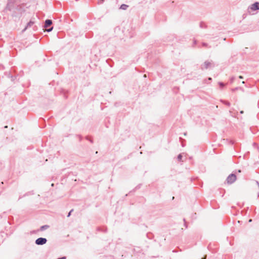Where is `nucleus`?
Returning a JSON list of instances; mask_svg holds the SVG:
<instances>
[{"label": "nucleus", "mask_w": 259, "mask_h": 259, "mask_svg": "<svg viewBox=\"0 0 259 259\" xmlns=\"http://www.w3.org/2000/svg\"><path fill=\"white\" fill-rule=\"evenodd\" d=\"M250 8L252 11L259 10V2H255L251 5Z\"/></svg>", "instance_id": "3"}, {"label": "nucleus", "mask_w": 259, "mask_h": 259, "mask_svg": "<svg viewBox=\"0 0 259 259\" xmlns=\"http://www.w3.org/2000/svg\"><path fill=\"white\" fill-rule=\"evenodd\" d=\"M4 68L5 67L3 65H2V64L0 65V69L3 70L4 69Z\"/></svg>", "instance_id": "19"}, {"label": "nucleus", "mask_w": 259, "mask_h": 259, "mask_svg": "<svg viewBox=\"0 0 259 259\" xmlns=\"http://www.w3.org/2000/svg\"><path fill=\"white\" fill-rule=\"evenodd\" d=\"M53 28L52 27L50 28H48V29H47V32H50V31H51L53 30Z\"/></svg>", "instance_id": "17"}, {"label": "nucleus", "mask_w": 259, "mask_h": 259, "mask_svg": "<svg viewBox=\"0 0 259 259\" xmlns=\"http://www.w3.org/2000/svg\"><path fill=\"white\" fill-rule=\"evenodd\" d=\"M196 44V40H194V44L195 45Z\"/></svg>", "instance_id": "23"}, {"label": "nucleus", "mask_w": 259, "mask_h": 259, "mask_svg": "<svg viewBox=\"0 0 259 259\" xmlns=\"http://www.w3.org/2000/svg\"><path fill=\"white\" fill-rule=\"evenodd\" d=\"M7 127H8V126H7V125H6V126H5V128H7Z\"/></svg>", "instance_id": "31"}, {"label": "nucleus", "mask_w": 259, "mask_h": 259, "mask_svg": "<svg viewBox=\"0 0 259 259\" xmlns=\"http://www.w3.org/2000/svg\"><path fill=\"white\" fill-rule=\"evenodd\" d=\"M9 77H12V78L13 77L12 76L10 75V74H9Z\"/></svg>", "instance_id": "30"}, {"label": "nucleus", "mask_w": 259, "mask_h": 259, "mask_svg": "<svg viewBox=\"0 0 259 259\" xmlns=\"http://www.w3.org/2000/svg\"><path fill=\"white\" fill-rule=\"evenodd\" d=\"M236 180V175L234 174H231L228 176V177H227V178L226 179V181H227V182L228 184H232L234 182H235Z\"/></svg>", "instance_id": "1"}, {"label": "nucleus", "mask_w": 259, "mask_h": 259, "mask_svg": "<svg viewBox=\"0 0 259 259\" xmlns=\"http://www.w3.org/2000/svg\"><path fill=\"white\" fill-rule=\"evenodd\" d=\"M47 242V239L46 238L40 237L35 240V243L37 245H42L45 244Z\"/></svg>", "instance_id": "2"}, {"label": "nucleus", "mask_w": 259, "mask_h": 259, "mask_svg": "<svg viewBox=\"0 0 259 259\" xmlns=\"http://www.w3.org/2000/svg\"><path fill=\"white\" fill-rule=\"evenodd\" d=\"M238 172H241V170H238Z\"/></svg>", "instance_id": "35"}, {"label": "nucleus", "mask_w": 259, "mask_h": 259, "mask_svg": "<svg viewBox=\"0 0 259 259\" xmlns=\"http://www.w3.org/2000/svg\"><path fill=\"white\" fill-rule=\"evenodd\" d=\"M219 84L220 87L222 88H223L225 85V84L222 82H219Z\"/></svg>", "instance_id": "13"}, {"label": "nucleus", "mask_w": 259, "mask_h": 259, "mask_svg": "<svg viewBox=\"0 0 259 259\" xmlns=\"http://www.w3.org/2000/svg\"><path fill=\"white\" fill-rule=\"evenodd\" d=\"M240 90L241 91H242V92H244V89H243L242 88H241V89H240Z\"/></svg>", "instance_id": "24"}, {"label": "nucleus", "mask_w": 259, "mask_h": 259, "mask_svg": "<svg viewBox=\"0 0 259 259\" xmlns=\"http://www.w3.org/2000/svg\"><path fill=\"white\" fill-rule=\"evenodd\" d=\"M177 158H178V161H181L182 160V154H179Z\"/></svg>", "instance_id": "12"}, {"label": "nucleus", "mask_w": 259, "mask_h": 259, "mask_svg": "<svg viewBox=\"0 0 259 259\" xmlns=\"http://www.w3.org/2000/svg\"><path fill=\"white\" fill-rule=\"evenodd\" d=\"M33 23H33V22H32V21H29V22L27 23V26H26V27L25 28V29H26V28H28V27H31V25H32L33 24Z\"/></svg>", "instance_id": "11"}, {"label": "nucleus", "mask_w": 259, "mask_h": 259, "mask_svg": "<svg viewBox=\"0 0 259 259\" xmlns=\"http://www.w3.org/2000/svg\"><path fill=\"white\" fill-rule=\"evenodd\" d=\"M235 77L232 76L230 78V82L231 83H232L233 81H234Z\"/></svg>", "instance_id": "14"}, {"label": "nucleus", "mask_w": 259, "mask_h": 259, "mask_svg": "<svg viewBox=\"0 0 259 259\" xmlns=\"http://www.w3.org/2000/svg\"><path fill=\"white\" fill-rule=\"evenodd\" d=\"M206 255H205L203 258L202 259H206Z\"/></svg>", "instance_id": "27"}, {"label": "nucleus", "mask_w": 259, "mask_h": 259, "mask_svg": "<svg viewBox=\"0 0 259 259\" xmlns=\"http://www.w3.org/2000/svg\"><path fill=\"white\" fill-rule=\"evenodd\" d=\"M221 102L222 103H223L224 104L228 106H230V103L227 101H225V100H221Z\"/></svg>", "instance_id": "9"}, {"label": "nucleus", "mask_w": 259, "mask_h": 259, "mask_svg": "<svg viewBox=\"0 0 259 259\" xmlns=\"http://www.w3.org/2000/svg\"><path fill=\"white\" fill-rule=\"evenodd\" d=\"M144 77H146V74H145V75H144Z\"/></svg>", "instance_id": "32"}, {"label": "nucleus", "mask_w": 259, "mask_h": 259, "mask_svg": "<svg viewBox=\"0 0 259 259\" xmlns=\"http://www.w3.org/2000/svg\"><path fill=\"white\" fill-rule=\"evenodd\" d=\"M200 27L201 28H206V25H205V24L204 23V22H200Z\"/></svg>", "instance_id": "10"}, {"label": "nucleus", "mask_w": 259, "mask_h": 259, "mask_svg": "<svg viewBox=\"0 0 259 259\" xmlns=\"http://www.w3.org/2000/svg\"><path fill=\"white\" fill-rule=\"evenodd\" d=\"M184 220V222H185V224H184V225H185V226H186V227L187 228V226L186 224V222H185V219H184V220Z\"/></svg>", "instance_id": "22"}, {"label": "nucleus", "mask_w": 259, "mask_h": 259, "mask_svg": "<svg viewBox=\"0 0 259 259\" xmlns=\"http://www.w3.org/2000/svg\"><path fill=\"white\" fill-rule=\"evenodd\" d=\"M241 89V87H236L235 88H234V89H232V92H235L239 89Z\"/></svg>", "instance_id": "15"}, {"label": "nucleus", "mask_w": 259, "mask_h": 259, "mask_svg": "<svg viewBox=\"0 0 259 259\" xmlns=\"http://www.w3.org/2000/svg\"><path fill=\"white\" fill-rule=\"evenodd\" d=\"M208 79L209 80H211V79H211V77H209V78H208Z\"/></svg>", "instance_id": "25"}, {"label": "nucleus", "mask_w": 259, "mask_h": 259, "mask_svg": "<svg viewBox=\"0 0 259 259\" xmlns=\"http://www.w3.org/2000/svg\"><path fill=\"white\" fill-rule=\"evenodd\" d=\"M240 113H241V114H243V111H240Z\"/></svg>", "instance_id": "26"}, {"label": "nucleus", "mask_w": 259, "mask_h": 259, "mask_svg": "<svg viewBox=\"0 0 259 259\" xmlns=\"http://www.w3.org/2000/svg\"><path fill=\"white\" fill-rule=\"evenodd\" d=\"M239 78L240 79H243V77L242 76H241V75H240V76H239Z\"/></svg>", "instance_id": "21"}, {"label": "nucleus", "mask_w": 259, "mask_h": 259, "mask_svg": "<svg viewBox=\"0 0 259 259\" xmlns=\"http://www.w3.org/2000/svg\"><path fill=\"white\" fill-rule=\"evenodd\" d=\"M242 84H244V83H245V82H244V81H243L242 82Z\"/></svg>", "instance_id": "29"}, {"label": "nucleus", "mask_w": 259, "mask_h": 259, "mask_svg": "<svg viewBox=\"0 0 259 259\" xmlns=\"http://www.w3.org/2000/svg\"><path fill=\"white\" fill-rule=\"evenodd\" d=\"M13 8V3L12 2H9L5 9V11H11Z\"/></svg>", "instance_id": "4"}, {"label": "nucleus", "mask_w": 259, "mask_h": 259, "mask_svg": "<svg viewBox=\"0 0 259 259\" xmlns=\"http://www.w3.org/2000/svg\"><path fill=\"white\" fill-rule=\"evenodd\" d=\"M52 24V21L50 19H47L45 22L44 27L47 28Z\"/></svg>", "instance_id": "6"}, {"label": "nucleus", "mask_w": 259, "mask_h": 259, "mask_svg": "<svg viewBox=\"0 0 259 259\" xmlns=\"http://www.w3.org/2000/svg\"><path fill=\"white\" fill-rule=\"evenodd\" d=\"M86 139H87L88 140L90 141L91 143H92L93 142V140H91V139H89L88 137H87V138H86Z\"/></svg>", "instance_id": "20"}, {"label": "nucleus", "mask_w": 259, "mask_h": 259, "mask_svg": "<svg viewBox=\"0 0 259 259\" xmlns=\"http://www.w3.org/2000/svg\"><path fill=\"white\" fill-rule=\"evenodd\" d=\"M49 228V226H48V225H44V226H42L40 228V230L42 231H44V230L47 229Z\"/></svg>", "instance_id": "8"}, {"label": "nucleus", "mask_w": 259, "mask_h": 259, "mask_svg": "<svg viewBox=\"0 0 259 259\" xmlns=\"http://www.w3.org/2000/svg\"><path fill=\"white\" fill-rule=\"evenodd\" d=\"M251 221H252V220H251V219H250V220H249V222H251Z\"/></svg>", "instance_id": "28"}, {"label": "nucleus", "mask_w": 259, "mask_h": 259, "mask_svg": "<svg viewBox=\"0 0 259 259\" xmlns=\"http://www.w3.org/2000/svg\"><path fill=\"white\" fill-rule=\"evenodd\" d=\"M230 114H231V113H232V111L231 110H230Z\"/></svg>", "instance_id": "34"}, {"label": "nucleus", "mask_w": 259, "mask_h": 259, "mask_svg": "<svg viewBox=\"0 0 259 259\" xmlns=\"http://www.w3.org/2000/svg\"><path fill=\"white\" fill-rule=\"evenodd\" d=\"M73 211V209H71V210L68 212V214H67V217H69L70 216L71 214V212H72Z\"/></svg>", "instance_id": "16"}, {"label": "nucleus", "mask_w": 259, "mask_h": 259, "mask_svg": "<svg viewBox=\"0 0 259 259\" xmlns=\"http://www.w3.org/2000/svg\"><path fill=\"white\" fill-rule=\"evenodd\" d=\"M211 63L210 62H209V61H205L204 63V64L201 65V69H208V68H209L210 67H211Z\"/></svg>", "instance_id": "5"}, {"label": "nucleus", "mask_w": 259, "mask_h": 259, "mask_svg": "<svg viewBox=\"0 0 259 259\" xmlns=\"http://www.w3.org/2000/svg\"><path fill=\"white\" fill-rule=\"evenodd\" d=\"M128 7V6L125 4H122L120 7V9L121 10H125L127 9V8Z\"/></svg>", "instance_id": "7"}, {"label": "nucleus", "mask_w": 259, "mask_h": 259, "mask_svg": "<svg viewBox=\"0 0 259 259\" xmlns=\"http://www.w3.org/2000/svg\"><path fill=\"white\" fill-rule=\"evenodd\" d=\"M202 45V46H203V47H206L208 46V44L205 42H203Z\"/></svg>", "instance_id": "18"}, {"label": "nucleus", "mask_w": 259, "mask_h": 259, "mask_svg": "<svg viewBox=\"0 0 259 259\" xmlns=\"http://www.w3.org/2000/svg\"><path fill=\"white\" fill-rule=\"evenodd\" d=\"M231 144H233V143H233V142L231 141Z\"/></svg>", "instance_id": "33"}]
</instances>
